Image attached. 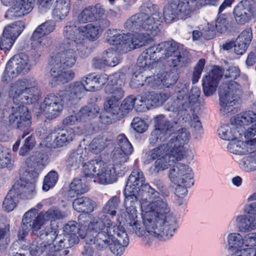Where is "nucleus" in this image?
Returning <instances> with one entry per match:
<instances>
[{"label": "nucleus", "mask_w": 256, "mask_h": 256, "mask_svg": "<svg viewBox=\"0 0 256 256\" xmlns=\"http://www.w3.org/2000/svg\"><path fill=\"white\" fill-rule=\"evenodd\" d=\"M80 28L76 26V21L67 22L63 29L64 40L60 46V51L52 53L49 59L51 84L54 86L68 82L74 77L72 70H66L75 62L76 43L82 40L76 38L81 32Z\"/></svg>", "instance_id": "nucleus-1"}, {"label": "nucleus", "mask_w": 256, "mask_h": 256, "mask_svg": "<svg viewBox=\"0 0 256 256\" xmlns=\"http://www.w3.org/2000/svg\"><path fill=\"white\" fill-rule=\"evenodd\" d=\"M142 211L144 236L149 234L161 240L172 236L176 228V220L159 194L143 203Z\"/></svg>", "instance_id": "nucleus-2"}, {"label": "nucleus", "mask_w": 256, "mask_h": 256, "mask_svg": "<svg viewBox=\"0 0 256 256\" xmlns=\"http://www.w3.org/2000/svg\"><path fill=\"white\" fill-rule=\"evenodd\" d=\"M168 58V64L176 67L188 62V52L185 50L179 49L178 44L174 40L164 42L143 52L137 60V65L144 69L146 73L153 68L156 61Z\"/></svg>", "instance_id": "nucleus-3"}, {"label": "nucleus", "mask_w": 256, "mask_h": 256, "mask_svg": "<svg viewBox=\"0 0 256 256\" xmlns=\"http://www.w3.org/2000/svg\"><path fill=\"white\" fill-rule=\"evenodd\" d=\"M9 94L16 104L10 110L9 124L16 129H28L32 124L31 116L28 108L24 104H32L39 98L33 96L30 91L24 90L22 84H18L12 86Z\"/></svg>", "instance_id": "nucleus-4"}, {"label": "nucleus", "mask_w": 256, "mask_h": 256, "mask_svg": "<svg viewBox=\"0 0 256 256\" xmlns=\"http://www.w3.org/2000/svg\"><path fill=\"white\" fill-rule=\"evenodd\" d=\"M240 76V70L238 67L230 66L224 73L226 80L218 88L220 112L222 114L229 115L234 114L236 108L234 106L240 104L242 94L241 86L232 80Z\"/></svg>", "instance_id": "nucleus-5"}, {"label": "nucleus", "mask_w": 256, "mask_h": 256, "mask_svg": "<svg viewBox=\"0 0 256 256\" xmlns=\"http://www.w3.org/2000/svg\"><path fill=\"white\" fill-rule=\"evenodd\" d=\"M124 86V82L122 78L118 74H116L105 87V93L111 94L112 96L106 98L104 108L106 112L111 114L117 115L120 110L126 113L133 108L135 104H136L137 102H140V96L134 98L132 96H130L123 100L120 107H119L118 102L124 95V91L122 88Z\"/></svg>", "instance_id": "nucleus-6"}, {"label": "nucleus", "mask_w": 256, "mask_h": 256, "mask_svg": "<svg viewBox=\"0 0 256 256\" xmlns=\"http://www.w3.org/2000/svg\"><path fill=\"white\" fill-rule=\"evenodd\" d=\"M156 8L150 2L143 4L140 8L141 12L136 14L128 18L124 26L127 30L137 32L144 30L154 36L160 31V24L158 20V14L156 12L152 14V10Z\"/></svg>", "instance_id": "nucleus-7"}, {"label": "nucleus", "mask_w": 256, "mask_h": 256, "mask_svg": "<svg viewBox=\"0 0 256 256\" xmlns=\"http://www.w3.org/2000/svg\"><path fill=\"white\" fill-rule=\"evenodd\" d=\"M65 216L64 212L54 208H51L46 212H41L39 214L38 209L32 208L23 216L18 236L19 239L22 240L30 230L34 233L38 232L46 221L62 219Z\"/></svg>", "instance_id": "nucleus-8"}, {"label": "nucleus", "mask_w": 256, "mask_h": 256, "mask_svg": "<svg viewBox=\"0 0 256 256\" xmlns=\"http://www.w3.org/2000/svg\"><path fill=\"white\" fill-rule=\"evenodd\" d=\"M125 196V205L127 214H124L127 228L130 233L135 234L138 236H144L143 218L142 220L137 219L136 208L140 207L142 210V205L144 202H146V200H150L152 196H144V194L130 192V194L126 192L124 190Z\"/></svg>", "instance_id": "nucleus-9"}, {"label": "nucleus", "mask_w": 256, "mask_h": 256, "mask_svg": "<svg viewBox=\"0 0 256 256\" xmlns=\"http://www.w3.org/2000/svg\"><path fill=\"white\" fill-rule=\"evenodd\" d=\"M127 167L119 170L118 166H106L101 160H92L83 166V172L86 178H98L102 184H111L116 181V176L124 175L128 170Z\"/></svg>", "instance_id": "nucleus-10"}, {"label": "nucleus", "mask_w": 256, "mask_h": 256, "mask_svg": "<svg viewBox=\"0 0 256 256\" xmlns=\"http://www.w3.org/2000/svg\"><path fill=\"white\" fill-rule=\"evenodd\" d=\"M196 1V0H191ZM188 0H170L164 8V16L167 22L174 18L186 20L190 16L192 10L189 6Z\"/></svg>", "instance_id": "nucleus-11"}, {"label": "nucleus", "mask_w": 256, "mask_h": 256, "mask_svg": "<svg viewBox=\"0 0 256 256\" xmlns=\"http://www.w3.org/2000/svg\"><path fill=\"white\" fill-rule=\"evenodd\" d=\"M144 178L142 172L139 169L134 170L128 178L125 186L126 192L130 194V192L144 194V196H156L158 192L155 190L148 184H144Z\"/></svg>", "instance_id": "nucleus-12"}, {"label": "nucleus", "mask_w": 256, "mask_h": 256, "mask_svg": "<svg viewBox=\"0 0 256 256\" xmlns=\"http://www.w3.org/2000/svg\"><path fill=\"white\" fill-rule=\"evenodd\" d=\"M78 242L76 235L58 236L54 243L48 245L49 252L46 256H66L70 252L68 248Z\"/></svg>", "instance_id": "nucleus-13"}, {"label": "nucleus", "mask_w": 256, "mask_h": 256, "mask_svg": "<svg viewBox=\"0 0 256 256\" xmlns=\"http://www.w3.org/2000/svg\"><path fill=\"white\" fill-rule=\"evenodd\" d=\"M179 78L178 72L173 70L168 72H161L156 76H146L145 82L154 89L162 86L169 88L175 84Z\"/></svg>", "instance_id": "nucleus-14"}, {"label": "nucleus", "mask_w": 256, "mask_h": 256, "mask_svg": "<svg viewBox=\"0 0 256 256\" xmlns=\"http://www.w3.org/2000/svg\"><path fill=\"white\" fill-rule=\"evenodd\" d=\"M108 226L106 227V230L100 232H98L94 236L92 234V237L93 240L92 243L96 245V248L99 250H103L108 247L111 240H113L116 238L117 232L119 231L120 228L122 226H117L115 224H114L112 221L108 222Z\"/></svg>", "instance_id": "nucleus-15"}, {"label": "nucleus", "mask_w": 256, "mask_h": 256, "mask_svg": "<svg viewBox=\"0 0 256 256\" xmlns=\"http://www.w3.org/2000/svg\"><path fill=\"white\" fill-rule=\"evenodd\" d=\"M166 94H158L152 92L140 96V102H137L136 109L138 112H145L152 106H159L168 98Z\"/></svg>", "instance_id": "nucleus-16"}, {"label": "nucleus", "mask_w": 256, "mask_h": 256, "mask_svg": "<svg viewBox=\"0 0 256 256\" xmlns=\"http://www.w3.org/2000/svg\"><path fill=\"white\" fill-rule=\"evenodd\" d=\"M28 56L23 52L19 53L12 56L6 64V70L12 74L16 76L20 74L28 72L30 70Z\"/></svg>", "instance_id": "nucleus-17"}, {"label": "nucleus", "mask_w": 256, "mask_h": 256, "mask_svg": "<svg viewBox=\"0 0 256 256\" xmlns=\"http://www.w3.org/2000/svg\"><path fill=\"white\" fill-rule=\"evenodd\" d=\"M175 163L170 168L169 178L174 184H184L192 182V175L189 166L182 162Z\"/></svg>", "instance_id": "nucleus-18"}, {"label": "nucleus", "mask_w": 256, "mask_h": 256, "mask_svg": "<svg viewBox=\"0 0 256 256\" xmlns=\"http://www.w3.org/2000/svg\"><path fill=\"white\" fill-rule=\"evenodd\" d=\"M224 74L223 70L219 66H214L208 75L202 79V88L206 96L213 94L216 91L218 82Z\"/></svg>", "instance_id": "nucleus-19"}, {"label": "nucleus", "mask_w": 256, "mask_h": 256, "mask_svg": "<svg viewBox=\"0 0 256 256\" xmlns=\"http://www.w3.org/2000/svg\"><path fill=\"white\" fill-rule=\"evenodd\" d=\"M183 158V154L178 149H170V152L156 159L154 162L153 171L158 173L160 171L164 170L168 168L170 162H176Z\"/></svg>", "instance_id": "nucleus-20"}, {"label": "nucleus", "mask_w": 256, "mask_h": 256, "mask_svg": "<svg viewBox=\"0 0 256 256\" xmlns=\"http://www.w3.org/2000/svg\"><path fill=\"white\" fill-rule=\"evenodd\" d=\"M87 91L84 83L76 82L71 84L68 90L62 92V96L66 100V105L68 106L78 102Z\"/></svg>", "instance_id": "nucleus-21"}, {"label": "nucleus", "mask_w": 256, "mask_h": 256, "mask_svg": "<svg viewBox=\"0 0 256 256\" xmlns=\"http://www.w3.org/2000/svg\"><path fill=\"white\" fill-rule=\"evenodd\" d=\"M252 8V4L247 0L240 1L234 7L233 14L237 24H244L251 19Z\"/></svg>", "instance_id": "nucleus-22"}, {"label": "nucleus", "mask_w": 256, "mask_h": 256, "mask_svg": "<svg viewBox=\"0 0 256 256\" xmlns=\"http://www.w3.org/2000/svg\"><path fill=\"white\" fill-rule=\"evenodd\" d=\"M116 238L111 240V242L108 246L114 254L120 256L124 253L125 247L128 246L129 239L123 226H122L120 230L116 231Z\"/></svg>", "instance_id": "nucleus-23"}, {"label": "nucleus", "mask_w": 256, "mask_h": 256, "mask_svg": "<svg viewBox=\"0 0 256 256\" xmlns=\"http://www.w3.org/2000/svg\"><path fill=\"white\" fill-rule=\"evenodd\" d=\"M35 0H14V5L7 11L10 16L22 17L30 13L34 6Z\"/></svg>", "instance_id": "nucleus-24"}, {"label": "nucleus", "mask_w": 256, "mask_h": 256, "mask_svg": "<svg viewBox=\"0 0 256 256\" xmlns=\"http://www.w3.org/2000/svg\"><path fill=\"white\" fill-rule=\"evenodd\" d=\"M104 9L98 4L95 6H88L83 10L78 16V21L80 24H84L96 20L98 17L101 16L104 14Z\"/></svg>", "instance_id": "nucleus-25"}, {"label": "nucleus", "mask_w": 256, "mask_h": 256, "mask_svg": "<svg viewBox=\"0 0 256 256\" xmlns=\"http://www.w3.org/2000/svg\"><path fill=\"white\" fill-rule=\"evenodd\" d=\"M109 43L116 46V50L121 53H126L132 50L130 47V34H114L109 40Z\"/></svg>", "instance_id": "nucleus-26"}, {"label": "nucleus", "mask_w": 256, "mask_h": 256, "mask_svg": "<svg viewBox=\"0 0 256 256\" xmlns=\"http://www.w3.org/2000/svg\"><path fill=\"white\" fill-rule=\"evenodd\" d=\"M256 121V114L252 110L241 112L230 120L232 126L238 130H242L243 134L246 132V126Z\"/></svg>", "instance_id": "nucleus-27"}, {"label": "nucleus", "mask_w": 256, "mask_h": 256, "mask_svg": "<svg viewBox=\"0 0 256 256\" xmlns=\"http://www.w3.org/2000/svg\"><path fill=\"white\" fill-rule=\"evenodd\" d=\"M252 38V30L249 28L243 30L234 41V52L237 55L244 54Z\"/></svg>", "instance_id": "nucleus-28"}, {"label": "nucleus", "mask_w": 256, "mask_h": 256, "mask_svg": "<svg viewBox=\"0 0 256 256\" xmlns=\"http://www.w3.org/2000/svg\"><path fill=\"white\" fill-rule=\"evenodd\" d=\"M189 134L187 133L186 128L178 130V132L174 134H169L167 138L168 143L171 149L180 150L184 156L182 146L188 140Z\"/></svg>", "instance_id": "nucleus-29"}, {"label": "nucleus", "mask_w": 256, "mask_h": 256, "mask_svg": "<svg viewBox=\"0 0 256 256\" xmlns=\"http://www.w3.org/2000/svg\"><path fill=\"white\" fill-rule=\"evenodd\" d=\"M18 196L26 199L32 198L36 194L35 186L32 182H27L21 178L17 180L12 186Z\"/></svg>", "instance_id": "nucleus-30"}, {"label": "nucleus", "mask_w": 256, "mask_h": 256, "mask_svg": "<svg viewBox=\"0 0 256 256\" xmlns=\"http://www.w3.org/2000/svg\"><path fill=\"white\" fill-rule=\"evenodd\" d=\"M176 124V122L169 120L162 114L154 118L155 129L158 130L165 136H168L170 132L175 130Z\"/></svg>", "instance_id": "nucleus-31"}, {"label": "nucleus", "mask_w": 256, "mask_h": 256, "mask_svg": "<svg viewBox=\"0 0 256 256\" xmlns=\"http://www.w3.org/2000/svg\"><path fill=\"white\" fill-rule=\"evenodd\" d=\"M220 137L225 140H236L242 135V129L238 130L234 126L224 124L218 130Z\"/></svg>", "instance_id": "nucleus-32"}, {"label": "nucleus", "mask_w": 256, "mask_h": 256, "mask_svg": "<svg viewBox=\"0 0 256 256\" xmlns=\"http://www.w3.org/2000/svg\"><path fill=\"white\" fill-rule=\"evenodd\" d=\"M75 134L72 128L62 130L56 135L54 136V138L51 144V146L52 148H57L66 145L72 140Z\"/></svg>", "instance_id": "nucleus-33"}, {"label": "nucleus", "mask_w": 256, "mask_h": 256, "mask_svg": "<svg viewBox=\"0 0 256 256\" xmlns=\"http://www.w3.org/2000/svg\"><path fill=\"white\" fill-rule=\"evenodd\" d=\"M70 0H57L52 10V16L57 20H64L68 15L70 8Z\"/></svg>", "instance_id": "nucleus-34"}, {"label": "nucleus", "mask_w": 256, "mask_h": 256, "mask_svg": "<svg viewBox=\"0 0 256 256\" xmlns=\"http://www.w3.org/2000/svg\"><path fill=\"white\" fill-rule=\"evenodd\" d=\"M100 106L96 104L86 106L77 112V116L80 122H86L96 117L100 112Z\"/></svg>", "instance_id": "nucleus-35"}, {"label": "nucleus", "mask_w": 256, "mask_h": 256, "mask_svg": "<svg viewBox=\"0 0 256 256\" xmlns=\"http://www.w3.org/2000/svg\"><path fill=\"white\" fill-rule=\"evenodd\" d=\"M48 156L40 152H36L26 160L28 168H40L42 170L48 164Z\"/></svg>", "instance_id": "nucleus-36"}, {"label": "nucleus", "mask_w": 256, "mask_h": 256, "mask_svg": "<svg viewBox=\"0 0 256 256\" xmlns=\"http://www.w3.org/2000/svg\"><path fill=\"white\" fill-rule=\"evenodd\" d=\"M96 206V202L94 200L85 196L77 198L72 203L74 210L79 212H92Z\"/></svg>", "instance_id": "nucleus-37"}, {"label": "nucleus", "mask_w": 256, "mask_h": 256, "mask_svg": "<svg viewBox=\"0 0 256 256\" xmlns=\"http://www.w3.org/2000/svg\"><path fill=\"white\" fill-rule=\"evenodd\" d=\"M86 155L82 150L78 149L72 152L66 160V167L70 170H75L79 168L84 160Z\"/></svg>", "instance_id": "nucleus-38"}, {"label": "nucleus", "mask_w": 256, "mask_h": 256, "mask_svg": "<svg viewBox=\"0 0 256 256\" xmlns=\"http://www.w3.org/2000/svg\"><path fill=\"white\" fill-rule=\"evenodd\" d=\"M31 39L32 40L31 52L35 61L39 58L44 48L48 46V40L47 38L42 37L40 38H32V35Z\"/></svg>", "instance_id": "nucleus-39"}, {"label": "nucleus", "mask_w": 256, "mask_h": 256, "mask_svg": "<svg viewBox=\"0 0 256 256\" xmlns=\"http://www.w3.org/2000/svg\"><path fill=\"white\" fill-rule=\"evenodd\" d=\"M111 221L108 216L102 215L100 218H94L88 225V228L90 230L94 236L98 232H100L106 230L108 226V222Z\"/></svg>", "instance_id": "nucleus-40"}, {"label": "nucleus", "mask_w": 256, "mask_h": 256, "mask_svg": "<svg viewBox=\"0 0 256 256\" xmlns=\"http://www.w3.org/2000/svg\"><path fill=\"white\" fill-rule=\"evenodd\" d=\"M12 187L6 194L3 202L2 208L9 212L12 211L16 206L20 197Z\"/></svg>", "instance_id": "nucleus-41"}, {"label": "nucleus", "mask_w": 256, "mask_h": 256, "mask_svg": "<svg viewBox=\"0 0 256 256\" xmlns=\"http://www.w3.org/2000/svg\"><path fill=\"white\" fill-rule=\"evenodd\" d=\"M88 190V187L86 184H82V180L75 178L70 184V190L68 196L70 198H74L78 194H82Z\"/></svg>", "instance_id": "nucleus-42"}, {"label": "nucleus", "mask_w": 256, "mask_h": 256, "mask_svg": "<svg viewBox=\"0 0 256 256\" xmlns=\"http://www.w3.org/2000/svg\"><path fill=\"white\" fill-rule=\"evenodd\" d=\"M55 26L56 24L54 21L52 20L46 21L36 29L32 34V38H44L46 34H48L54 31Z\"/></svg>", "instance_id": "nucleus-43"}, {"label": "nucleus", "mask_w": 256, "mask_h": 256, "mask_svg": "<svg viewBox=\"0 0 256 256\" xmlns=\"http://www.w3.org/2000/svg\"><path fill=\"white\" fill-rule=\"evenodd\" d=\"M25 28L23 22L18 20L7 26L4 30L3 33L14 40L20 36Z\"/></svg>", "instance_id": "nucleus-44"}, {"label": "nucleus", "mask_w": 256, "mask_h": 256, "mask_svg": "<svg viewBox=\"0 0 256 256\" xmlns=\"http://www.w3.org/2000/svg\"><path fill=\"white\" fill-rule=\"evenodd\" d=\"M38 235L46 246L54 243L58 236L56 231L53 229L50 225L46 226L44 230L40 231Z\"/></svg>", "instance_id": "nucleus-45"}, {"label": "nucleus", "mask_w": 256, "mask_h": 256, "mask_svg": "<svg viewBox=\"0 0 256 256\" xmlns=\"http://www.w3.org/2000/svg\"><path fill=\"white\" fill-rule=\"evenodd\" d=\"M130 154H127L126 152L115 148L112 152V160L114 162L113 166H118L119 170L123 169L126 167L124 164L128 160Z\"/></svg>", "instance_id": "nucleus-46"}, {"label": "nucleus", "mask_w": 256, "mask_h": 256, "mask_svg": "<svg viewBox=\"0 0 256 256\" xmlns=\"http://www.w3.org/2000/svg\"><path fill=\"white\" fill-rule=\"evenodd\" d=\"M148 33H140L134 34H130V47L132 50L139 48L148 44V40L152 38Z\"/></svg>", "instance_id": "nucleus-47"}, {"label": "nucleus", "mask_w": 256, "mask_h": 256, "mask_svg": "<svg viewBox=\"0 0 256 256\" xmlns=\"http://www.w3.org/2000/svg\"><path fill=\"white\" fill-rule=\"evenodd\" d=\"M21 84L22 87L24 90H26L36 96H40V91L37 87L36 86V82L33 78L27 77L23 80H18L14 84Z\"/></svg>", "instance_id": "nucleus-48"}, {"label": "nucleus", "mask_w": 256, "mask_h": 256, "mask_svg": "<svg viewBox=\"0 0 256 256\" xmlns=\"http://www.w3.org/2000/svg\"><path fill=\"white\" fill-rule=\"evenodd\" d=\"M80 31L86 35L90 40H94L97 39L100 36V29L96 25L92 24H88L80 28Z\"/></svg>", "instance_id": "nucleus-49"}, {"label": "nucleus", "mask_w": 256, "mask_h": 256, "mask_svg": "<svg viewBox=\"0 0 256 256\" xmlns=\"http://www.w3.org/2000/svg\"><path fill=\"white\" fill-rule=\"evenodd\" d=\"M228 150L236 154H244L248 152L247 144L241 140H231L228 145Z\"/></svg>", "instance_id": "nucleus-50"}, {"label": "nucleus", "mask_w": 256, "mask_h": 256, "mask_svg": "<svg viewBox=\"0 0 256 256\" xmlns=\"http://www.w3.org/2000/svg\"><path fill=\"white\" fill-rule=\"evenodd\" d=\"M66 103L57 104L54 106H44L43 111L46 118L48 120H54L60 115Z\"/></svg>", "instance_id": "nucleus-51"}, {"label": "nucleus", "mask_w": 256, "mask_h": 256, "mask_svg": "<svg viewBox=\"0 0 256 256\" xmlns=\"http://www.w3.org/2000/svg\"><path fill=\"white\" fill-rule=\"evenodd\" d=\"M28 132L26 134H24L20 137L22 139H24V144L19 151L20 155L22 156L28 154L36 145V140L34 136L30 135L25 138Z\"/></svg>", "instance_id": "nucleus-52"}, {"label": "nucleus", "mask_w": 256, "mask_h": 256, "mask_svg": "<svg viewBox=\"0 0 256 256\" xmlns=\"http://www.w3.org/2000/svg\"><path fill=\"white\" fill-rule=\"evenodd\" d=\"M120 202V198L116 196L111 198L104 205L102 210L103 213L108 214L112 216H116Z\"/></svg>", "instance_id": "nucleus-53"}, {"label": "nucleus", "mask_w": 256, "mask_h": 256, "mask_svg": "<svg viewBox=\"0 0 256 256\" xmlns=\"http://www.w3.org/2000/svg\"><path fill=\"white\" fill-rule=\"evenodd\" d=\"M103 53L106 65L114 66L120 62V56L116 52L112 50H108Z\"/></svg>", "instance_id": "nucleus-54"}, {"label": "nucleus", "mask_w": 256, "mask_h": 256, "mask_svg": "<svg viewBox=\"0 0 256 256\" xmlns=\"http://www.w3.org/2000/svg\"><path fill=\"white\" fill-rule=\"evenodd\" d=\"M107 140L102 137L94 138L90 145V150L96 154L101 152L107 146Z\"/></svg>", "instance_id": "nucleus-55"}, {"label": "nucleus", "mask_w": 256, "mask_h": 256, "mask_svg": "<svg viewBox=\"0 0 256 256\" xmlns=\"http://www.w3.org/2000/svg\"><path fill=\"white\" fill-rule=\"evenodd\" d=\"M118 149H120L127 154H131L133 152V148L124 134H120L117 137Z\"/></svg>", "instance_id": "nucleus-56"}, {"label": "nucleus", "mask_w": 256, "mask_h": 256, "mask_svg": "<svg viewBox=\"0 0 256 256\" xmlns=\"http://www.w3.org/2000/svg\"><path fill=\"white\" fill-rule=\"evenodd\" d=\"M58 180V174L57 172L54 170L50 172L44 177L42 190L46 192L48 191L56 184Z\"/></svg>", "instance_id": "nucleus-57"}, {"label": "nucleus", "mask_w": 256, "mask_h": 256, "mask_svg": "<svg viewBox=\"0 0 256 256\" xmlns=\"http://www.w3.org/2000/svg\"><path fill=\"white\" fill-rule=\"evenodd\" d=\"M176 100L181 112L186 110L192 104L188 98V96L184 90H180L176 94Z\"/></svg>", "instance_id": "nucleus-58"}, {"label": "nucleus", "mask_w": 256, "mask_h": 256, "mask_svg": "<svg viewBox=\"0 0 256 256\" xmlns=\"http://www.w3.org/2000/svg\"><path fill=\"white\" fill-rule=\"evenodd\" d=\"M66 104V100L62 96V92L60 94H50L44 98V106H54L57 104Z\"/></svg>", "instance_id": "nucleus-59"}, {"label": "nucleus", "mask_w": 256, "mask_h": 256, "mask_svg": "<svg viewBox=\"0 0 256 256\" xmlns=\"http://www.w3.org/2000/svg\"><path fill=\"white\" fill-rule=\"evenodd\" d=\"M96 76L94 74H90L86 76L85 79L82 80V83L85 84L87 91H95L98 90Z\"/></svg>", "instance_id": "nucleus-60"}, {"label": "nucleus", "mask_w": 256, "mask_h": 256, "mask_svg": "<svg viewBox=\"0 0 256 256\" xmlns=\"http://www.w3.org/2000/svg\"><path fill=\"white\" fill-rule=\"evenodd\" d=\"M144 75L142 74H134L132 76L130 83V86L134 89L140 88V86L147 85L150 86L145 82L146 76H148V74H144Z\"/></svg>", "instance_id": "nucleus-61"}, {"label": "nucleus", "mask_w": 256, "mask_h": 256, "mask_svg": "<svg viewBox=\"0 0 256 256\" xmlns=\"http://www.w3.org/2000/svg\"><path fill=\"white\" fill-rule=\"evenodd\" d=\"M166 144L167 143L162 144L158 147L151 150L150 156L152 160L158 158V157L162 154L164 152L168 153L170 152L171 148L169 145Z\"/></svg>", "instance_id": "nucleus-62"}, {"label": "nucleus", "mask_w": 256, "mask_h": 256, "mask_svg": "<svg viewBox=\"0 0 256 256\" xmlns=\"http://www.w3.org/2000/svg\"><path fill=\"white\" fill-rule=\"evenodd\" d=\"M48 249V246L42 242L38 244L36 242H33L29 250L30 254L33 256H40L46 250Z\"/></svg>", "instance_id": "nucleus-63"}, {"label": "nucleus", "mask_w": 256, "mask_h": 256, "mask_svg": "<svg viewBox=\"0 0 256 256\" xmlns=\"http://www.w3.org/2000/svg\"><path fill=\"white\" fill-rule=\"evenodd\" d=\"M167 138L168 136H165L164 135L162 134L158 130L154 128L150 135L149 138L150 143L152 146H154L161 142L162 144L168 143Z\"/></svg>", "instance_id": "nucleus-64"}]
</instances>
